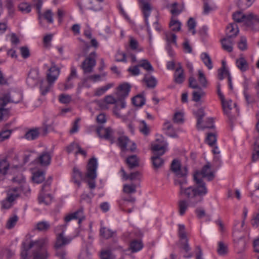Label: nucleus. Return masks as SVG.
Wrapping results in <instances>:
<instances>
[{
    "mask_svg": "<svg viewBox=\"0 0 259 259\" xmlns=\"http://www.w3.org/2000/svg\"><path fill=\"white\" fill-rule=\"evenodd\" d=\"M18 220V218L16 215L10 217L7 223L6 227L8 229H11L13 228Z\"/></svg>",
    "mask_w": 259,
    "mask_h": 259,
    "instance_id": "nucleus-48",
    "label": "nucleus"
},
{
    "mask_svg": "<svg viewBox=\"0 0 259 259\" xmlns=\"http://www.w3.org/2000/svg\"><path fill=\"white\" fill-rule=\"evenodd\" d=\"M39 134L38 129L33 128L26 133L25 138L28 140H34L38 137Z\"/></svg>",
    "mask_w": 259,
    "mask_h": 259,
    "instance_id": "nucleus-33",
    "label": "nucleus"
},
{
    "mask_svg": "<svg viewBox=\"0 0 259 259\" xmlns=\"http://www.w3.org/2000/svg\"><path fill=\"white\" fill-rule=\"evenodd\" d=\"M164 129L166 130V134L172 138H177L178 136L176 132L174 130L171 124L169 122H166L164 123Z\"/></svg>",
    "mask_w": 259,
    "mask_h": 259,
    "instance_id": "nucleus-42",
    "label": "nucleus"
},
{
    "mask_svg": "<svg viewBox=\"0 0 259 259\" xmlns=\"http://www.w3.org/2000/svg\"><path fill=\"white\" fill-rule=\"evenodd\" d=\"M125 162L130 169H133L139 166L140 159L136 155L128 156Z\"/></svg>",
    "mask_w": 259,
    "mask_h": 259,
    "instance_id": "nucleus-26",
    "label": "nucleus"
},
{
    "mask_svg": "<svg viewBox=\"0 0 259 259\" xmlns=\"http://www.w3.org/2000/svg\"><path fill=\"white\" fill-rule=\"evenodd\" d=\"M178 227V235L180 238V241L188 239L187 237V232L185 226L183 224H179Z\"/></svg>",
    "mask_w": 259,
    "mask_h": 259,
    "instance_id": "nucleus-38",
    "label": "nucleus"
},
{
    "mask_svg": "<svg viewBox=\"0 0 259 259\" xmlns=\"http://www.w3.org/2000/svg\"><path fill=\"white\" fill-rule=\"evenodd\" d=\"M130 90L131 86L127 83L119 85L116 92L117 100L118 101H124V99L128 96Z\"/></svg>",
    "mask_w": 259,
    "mask_h": 259,
    "instance_id": "nucleus-17",
    "label": "nucleus"
},
{
    "mask_svg": "<svg viewBox=\"0 0 259 259\" xmlns=\"http://www.w3.org/2000/svg\"><path fill=\"white\" fill-rule=\"evenodd\" d=\"M119 103H116L113 108V114L118 118L123 119L126 118L127 116L124 114V109L126 107V102L125 101H119Z\"/></svg>",
    "mask_w": 259,
    "mask_h": 259,
    "instance_id": "nucleus-18",
    "label": "nucleus"
},
{
    "mask_svg": "<svg viewBox=\"0 0 259 259\" xmlns=\"http://www.w3.org/2000/svg\"><path fill=\"white\" fill-rule=\"evenodd\" d=\"M96 132L100 138L108 140L111 144L115 143L117 138V145L123 152L128 150L133 152L136 149L135 143L132 142L127 136L121 135L116 137L114 130L110 127L105 128L100 126L97 128Z\"/></svg>",
    "mask_w": 259,
    "mask_h": 259,
    "instance_id": "nucleus-2",
    "label": "nucleus"
},
{
    "mask_svg": "<svg viewBox=\"0 0 259 259\" xmlns=\"http://www.w3.org/2000/svg\"><path fill=\"white\" fill-rule=\"evenodd\" d=\"M33 181L37 184L42 182L45 180V175L42 171H37L34 174Z\"/></svg>",
    "mask_w": 259,
    "mask_h": 259,
    "instance_id": "nucleus-46",
    "label": "nucleus"
},
{
    "mask_svg": "<svg viewBox=\"0 0 259 259\" xmlns=\"http://www.w3.org/2000/svg\"><path fill=\"white\" fill-rule=\"evenodd\" d=\"M130 247L132 252H137L142 248L143 245L141 241L136 240L131 243Z\"/></svg>",
    "mask_w": 259,
    "mask_h": 259,
    "instance_id": "nucleus-45",
    "label": "nucleus"
},
{
    "mask_svg": "<svg viewBox=\"0 0 259 259\" xmlns=\"http://www.w3.org/2000/svg\"><path fill=\"white\" fill-rule=\"evenodd\" d=\"M132 102L135 106L141 107L145 104V99L141 95H138L132 99Z\"/></svg>",
    "mask_w": 259,
    "mask_h": 259,
    "instance_id": "nucleus-39",
    "label": "nucleus"
},
{
    "mask_svg": "<svg viewBox=\"0 0 259 259\" xmlns=\"http://www.w3.org/2000/svg\"><path fill=\"white\" fill-rule=\"evenodd\" d=\"M239 33V29L235 23H230L226 27V36L230 38L235 37Z\"/></svg>",
    "mask_w": 259,
    "mask_h": 259,
    "instance_id": "nucleus-24",
    "label": "nucleus"
},
{
    "mask_svg": "<svg viewBox=\"0 0 259 259\" xmlns=\"http://www.w3.org/2000/svg\"><path fill=\"white\" fill-rule=\"evenodd\" d=\"M165 40L166 41L167 46L174 45L177 46V35L171 31H166L164 33Z\"/></svg>",
    "mask_w": 259,
    "mask_h": 259,
    "instance_id": "nucleus-30",
    "label": "nucleus"
},
{
    "mask_svg": "<svg viewBox=\"0 0 259 259\" xmlns=\"http://www.w3.org/2000/svg\"><path fill=\"white\" fill-rule=\"evenodd\" d=\"M201 59L203 61L204 64L209 69L212 68V64L210 57L206 53H203L201 55Z\"/></svg>",
    "mask_w": 259,
    "mask_h": 259,
    "instance_id": "nucleus-40",
    "label": "nucleus"
},
{
    "mask_svg": "<svg viewBox=\"0 0 259 259\" xmlns=\"http://www.w3.org/2000/svg\"><path fill=\"white\" fill-rule=\"evenodd\" d=\"M104 0H80L78 2V6L82 13L84 9H89L95 11H99L102 9L100 3L103 2Z\"/></svg>",
    "mask_w": 259,
    "mask_h": 259,
    "instance_id": "nucleus-11",
    "label": "nucleus"
},
{
    "mask_svg": "<svg viewBox=\"0 0 259 259\" xmlns=\"http://www.w3.org/2000/svg\"><path fill=\"white\" fill-rule=\"evenodd\" d=\"M101 257L102 259H114V256L110 250L102 251L101 253Z\"/></svg>",
    "mask_w": 259,
    "mask_h": 259,
    "instance_id": "nucleus-62",
    "label": "nucleus"
},
{
    "mask_svg": "<svg viewBox=\"0 0 259 259\" xmlns=\"http://www.w3.org/2000/svg\"><path fill=\"white\" fill-rule=\"evenodd\" d=\"M198 80L200 84L204 88L207 87V81L206 78L203 72L201 70H198Z\"/></svg>",
    "mask_w": 259,
    "mask_h": 259,
    "instance_id": "nucleus-52",
    "label": "nucleus"
},
{
    "mask_svg": "<svg viewBox=\"0 0 259 259\" xmlns=\"http://www.w3.org/2000/svg\"><path fill=\"white\" fill-rule=\"evenodd\" d=\"M20 194V189L15 187L10 188L7 192V199L10 201H14Z\"/></svg>",
    "mask_w": 259,
    "mask_h": 259,
    "instance_id": "nucleus-28",
    "label": "nucleus"
},
{
    "mask_svg": "<svg viewBox=\"0 0 259 259\" xmlns=\"http://www.w3.org/2000/svg\"><path fill=\"white\" fill-rule=\"evenodd\" d=\"M205 141L210 146H213L217 142L216 134L214 133H208Z\"/></svg>",
    "mask_w": 259,
    "mask_h": 259,
    "instance_id": "nucleus-43",
    "label": "nucleus"
},
{
    "mask_svg": "<svg viewBox=\"0 0 259 259\" xmlns=\"http://www.w3.org/2000/svg\"><path fill=\"white\" fill-rule=\"evenodd\" d=\"M98 167L97 159L95 157L92 158L89 161L87 165V171L85 178L88 179L87 183L89 188L91 189L95 188V179L97 177V169Z\"/></svg>",
    "mask_w": 259,
    "mask_h": 259,
    "instance_id": "nucleus-7",
    "label": "nucleus"
},
{
    "mask_svg": "<svg viewBox=\"0 0 259 259\" xmlns=\"http://www.w3.org/2000/svg\"><path fill=\"white\" fill-rule=\"evenodd\" d=\"M205 116V112L203 108H201L198 110L197 112V127H200V124L202 123L203 121V118Z\"/></svg>",
    "mask_w": 259,
    "mask_h": 259,
    "instance_id": "nucleus-47",
    "label": "nucleus"
},
{
    "mask_svg": "<svg viewBox=\"0 0 259 259\" xmlns=\"http://www.w3.org/2000/svg\"><path fill=\"white\" fill-rule=\"evenodd\" d=\"M39 80L38 70L36 69H31L29 71L26 79L27 84L30 87H33L37 84Z\"/></svg>",
    "mask_w": 259,
    "mask_h": 259,
    "instance_id": "nucleus-19",
    "label": "nucleus"
},
{
    "mask_svg": "<svg viewBox=\"0 0 259 259\" xmlns=\"http://www.w3.org/2000/svg\"><path fill=\"white\" fill-rule=\"evenodd\" d=\"M96 53L92 52L82 62L80 67L82 69L84 74L91 73L94 70V68L96 65Z\"/></svg>",
    "mask_w": 259,
    "mask_h": 259,
    "instance_id": "nucleus-9",
    "label": "nucleus"
},
{
    "mask_svg": "<svg viewBox=\"0 0 259 259\" xmlns=\"http://www.w3.org/2000/svg\"><path fill=\"white\" fill-rule=\"evenodd\" d=\"M44 18L49 22V23H53L54 22L53 19V13L51 10H48L44 14Z\"/></svg>",
    "mask_w": 259,
    "mask_h": 259,
    "instance_id": "nucleus-64",
    "label": "nucleus"
},
{
    "mask_svg": "<svg viewBox=\"0 0 259 259\" xmlns=\"http://www.w3.org/2000/svg\"><path fill=\"white\" fill-rule=\"evenodd\" d=\"M170 169L174 174V185L179 187L180 193L187 197L189 192H193L192 188L186 187L188 184V168L186 166H182L180 162L177 159L172 160L170 165Z\"/></svg>",
    "mask_w": 259,
    "mask_h": 259,
    "instance_id": "nucleus-3",
    "label": "nucleus"
},
{
    "mask_svg": "<svg viewBox=\"0 0 259 259\" xmlns=\"http://www.w3.org/2000/svg\"><path fill=\"white\" fill-rule=\"evenodd\" d=\"M137 185L132 183L124 184L123 186V192L128 195L134 194L136 192Z\"/></svg>",
    "mask_w": 259,
    "mask_h": 259,
    "instance_id": "nucleus-36",
    "label": "nucleus"
},
{
    "mask_svg": "<svg viewBox=\"0 0 259 259\" xmlns=\"http://www.w3.org/2000/svg\"><path fill=\"white\" fill-rule=\"evenodd\" d=\"M251 18L249 19V24H248V26L253 27L254 25L256 24H259V16L257 15H254L252 13H251Z\"/></svg>",
    "mask_w": 259,
    "mask_h": 259,
    "instance_id": "nucleus-63",
    "label": "nucleus"
},
{
    "mask_svg": "<svg viewBox=\"0 0 259 259\" xmlns=\"http://www.w3.org/2000/svg\"><path fill=\"white\" fill-rule=\"evenodd\" d=\"M201 90V89H200ZM205 95V93L200 90L199 92L194 91L192 93L193 100L195 102H199L200 100L201 97Z\"/></svg>",
    "mask_w": 259,
    "mask_h": 259,
    "instance_id": "nucleus-59",
    "label": "nucleus"
},
{
    "mask_svg": "<svg viewBox=\"0 0 259 259\" xmlns=\"http://www.w3.org/2000/svg\"><path fill=\"white\" fill-rule=\"evenodd\" d=\"M230 75V73L228 69L220 68L218 70V78L220 80H223L225 76L228 78Z\"/></svg>",
    "mask_w": 259,
    "mask_h": 259,
    "instance_id": "nucleus-54",
    "label": "nucleus"
},
{
    "mask_svg": "<svg viewBox=\"0 0 259 259\" xmlns=\"http://www.w3.org/2000/svg\"><path fill=\"white\" fill-rule=\"evenodd\" d=\"M115 60L117 62H126V54L118 51L115 55Z\"/></svg>",
    "mask_w": 259,
    "mask_h": 259,
    "instance_id": "nucleus-61",
    "label": "nucleus"
},
{
    "mask_svg": "<svg viewBox=\"0 0 259 259\" xmlns=\"http://www.w3.org/2000/svg\"><path fill=\"white\" fill-rule=\"evenodd\" d=\"M48 239L47 238H41L36 241L22 243L21 256L23 259H26L28 255L29 250L33 247V259H48L49 253L47 250Z\"/></svg>",
    "mask_w": 259,
    "mask_h": 259,
    "instance_id": "nucleus-4",
    "label": "nucleus"
},
{
    "mask_svg": "<svg viewBox=\"0 0 259 259\" xmlns=\"http://www.w3.org/2000/svg\"><path fill=\"white\" fill-rule=\"evenodd\" d=\"M157 141H160L159 143L152 144L151 149L154 152V155H162L166 150L167 143L163 140V138L161 140L158 139Z\"/></svg>",
    "mask_w": 259,
    "mask_h": 259,
    "instance_id": "nucleus-15",
    "label": "nucleus"
},
{
    "mask_svg": "<svg viewBox=\"0 0 259 259\" xmlns=\"http://www.w3.org/2000/svg\"><path fill=\"white\" fill-rule=\"evenodd\" d=\"M179 194L187 198V200L183 199L178 202L179 212L180 215H183L185 213L189 206L194 207L199 203H197L195 204H192L190 199L188 197L180 193V188H179Z\"/></svg>",
    "mask_w": 259,
    "mask_h": 259,
    "instance_id": "nucleus-14",
    "label": "nucleus"
},
{
    "mask_svg": "<svg viewBox=\"0 0 259 259\" xmlns=\"http://www.w3.org/2000/svg\"><path fill=\"white\" fill-rule=\"evenodd\" d=\"M238 48L241 51H245L247 48V40L245 37L241 36L238 44Z\"/></svg>",
    "mask_w": 259,
    "mask_h": 259,
    "instance_id": "nucleus-57",
    "label": "nucleus"
},
{
    "mask_svg": "<svg viewBox=\"0 0 259 259\" xmlns=\"http://www.w3.org/2000/svg\"><path fill=\"white\" fill-rule=\"evenodd\" d=\"M161 155H154L151 157V160L154 168L158 169L161 167L164 164V160L160 157Z\"/></svg>",
    "mask_w": 259,
    "mask_h": 259,
    "instance_id": "nucleus-32",
    "label": "nucleus"
},
{
    "mask_svg": "<svg viewBox=\"0 0 259 259\" xmlns=\"http://www.w3.org/2000/svg\"><path fill=\"white\" fill-rule=\"evenodd\" d=\"M51 183V180H48L43 185L38 197L39 203L49 205L51 203L52 197L50 194L47 193L50 190Z\"/></svg>",
    "mask_w": 259,
    "mask_h": 259,
    "instance_id": "nucleus-10",
    "label": "nucleus"
},
{
    "mask_svg": "<svg viewBox=\"0 0 259 259\" xmlns=\"http://www.w3.org/2000/svg\"><path fill=\"white\" fill-rule=\"evenodd\" d=\"M174 81L178 84H182L185 80L184 70L181 66L178 67L174 73Z\"/></svg>",
    "mask_w": 259,
    "mask_h": 259,
    "instance_id": "nucleus-27",
    "label": "nucleus"
},
{
    "mask_svg": "<svg viewBox=\"0 0 259 259\" xmlns=\"http://www.w3.org/2000/svg\"><path fill=\"white\" fill-rule=\"evenodd\" d=\"M106 76V73H104L101 75L100 74H94L89 75L86 78V80H90L92 81L93 82H97L101 80V77Z\"/></svg>",
    "mask_w": 259,
    "mask_h": 259,
    "instance_id": "nucleus-58",
    "label": "nucleus"
},
{
    "mask_svg": "<svg viewBox=\"0 0 259 259\" xmlns=\"http://www.w3.org/2000/svg\"><path fill=\"white\" fill-rule=\"evenodd\" d=\"M182 24L177 20L171 19L169 22V26L171 31L178 32L181 30Z\"/></svg>",
    "mask_w": 259,
    "mask_h": 259,
    "instance_id": "nucleus-41",
    "label": "nucleus"
},
{
    "mask_svg": "<svg viewBox=\"0 0 259 259\" xmlns=\"http://www.w3.org/2000/svg\"><path fill=\"white\" fill-rule=\"evenodd\" d=\"M140 4V8L143 14L146 25L147 26V31L149 34V38L150 41L152 39L151 33L149 29V26L148 23V17L151 14V12L152 10V7L151 4L147 0H139Z\"/></svg>",
    "mask_w": 259,
    "mask_h": 259,
    "instance_id": "nucleus-12",
    "label": "nucleus"
},
{
    "mask_svg": "<svg viewBox=\"0 0 259 259\" xmlns=\"http://www.w3.org/2000/svg\"><path fill=\"white\" fill-rule=\"evenodd\" d=\"M221 100L224 113L227 116L230 123L232 124L236 118V116L232 113V106H233L235 108L236 104V103L233 104L231 100H226L225 98Z\"/></svg>",
    "mask_w": 259,
    "mask_h": 259,
    "instance_id": "nucleus-13",
    "label": "nucleus"
},
{
    "mask_svg": "<svg viewBox=\"0 0 259 259\" xmlns=\"http://www.w3.org/2000/svg\"><path fill=\"white\" fill-rule=\"evenodd\" d=\"M32 2L34 4V5L36 7V9L37 11V13L39 14V20L40 23H41V18H40V11H41V6L43 3V0H32Z\"/></svg>",
    "mask_w": 259,
    "mask_h": 259,
    "instance_id": "nucleus-55",
    "label": "nucleus"
},
{
    "mask_svg": "<svg viewBox=\"0 0 259 259\" xmlns=\"http://www.w3.org/2000/svg\"><path fill=\"white\" fill-rule=\"evenodd\" d=\"M217 251L220 255H225L228 251V245L222 241L219 242Z\"/></svg>",
    "mask_w": 259,
    "mask_h": 259,
    "instance_id": "nucleus-35",
    "label": "nucleus"
},
{
    "mask_svg": "<svg viewBox=\"0 0 259 259\" xmlns=\"http://www.w3.org/2000/svg\"><path fill=\"white\" fill-rule=\"evenodd\" d=\"M114 232L109 229H106L105 227L101 228L100 229V234L102 236L106 239L111 237L113 235Z\"/></svg>",
    "mask_w": 259,
    "mask_h": 259,
    "instance_id": "nucleus-49",
    "label": "nucleus"
},
{
    "mask_svg": "<svg viewBox=\"0 0 259 259\" xmlns=\"http://www.w3.org/2000/svg\"><path fill=\"white\" fill-rule=\"evenodd\" d=\"M51 158L52 155L50 152L44 151L36 159L40 165L48 166L51 163Z\"/></svg>",
    "mask_w": 259,
    "mask_h": 259,
    "instance_id": "nucleus-22",
    "label": "nucleus"
},
{
    "mask_svg": "<svg viewBox=\"0 0 259 259\" xmlns=\"http://www.w3.org/2000/svg\"><path fill=\"white\" fill-rule=\"evenodd\" d=\"M50 227V224L45 221L40 222L36 225V229L40 231H46Z\"/></svg>",
    "mask_w": 259,
    "mask_h": 259,
    "instance_id": "nucleus-50",
    "label": "nucleus"
},
{
    "mask_svg": "<svg viewBox=\"0 0 259 259\" xmlns=\"http://www.w3.org/2000/svg\"><path fill=\"white\" fill-rule=\"evenodd\" d=\"M136 201V198L132 196H130L128 197L123 196L121 201L119 203V207L122 211L127 212V213H130L133 211L134 206L133 205L131 208L126 209L127 203L130 202L134 204Z\"/></svg>",
    "mask_w": 259,
    "mask_h": 259,
    "instance_id": "nucleus-16",
    "label": "nucleus"
},
{
    "mask_svg": "<svg viewBox=\"0 0 259 259\" xmlns=\"http://www.w3.org/2000/svg\"><path fill=\"white\" fill-rule=\"evenodd\" d=\"M233 38L226 36L221 39L222 48L224 50L228 52H231L233 51Z\"/></svg>",
    "mask_w": 259,
    "mask_h": 259,
    "instance_id": "nucleus-25",
    "label": "nucleus"
},
{
    "mask_svg": "<svg viewBox=\"0 0 259 259\" xmlns=\"http://www.w3.org/2000/svg\"><path fill=\"white\" fill-rule=\"evenodd\" d=\"M233 18L237 22H243L248 26L250 23L249 19L251 18V13L245 15L241 12H237L233 14Z\"/></svg>",
    "mask_w": 259,
    "mask_h": 259,
    "instance_id": "nucleus-20",
    "label": "nucleus"
},
{
    "mask_svg": "<svg viewBox=\"0 0 259 259\" xmlns=\"http://www.w3.org/2000/svg\"><path fill=\"white\" fill-rule=\"evenodd\" d=\"M9 110L8 109L5 108L3 106L0 107V121L3 120H6L9 115Z\"/></svg>",
    "mask_w": 259,
    "mask_h": 259,
    "instance_id": "nucleus-53",
    "label": "nucleus"
},
{
    "mask_svg": "<svg viewBox=\"0 0 259 259\" xmlns=\"http://www.w3.org/2000/svg\"><path fill=\"white\" fill-rule=\"evenodd\" d=\"M72 177L73 183L79 187L81 184L80 180L82 179L83 175L81 172L76 167H74L73 168Z\"/></svg>",
    "mask_w": 259,
    "mask_h": 259,
    "instance_id": "nucleus-29",
    "label": "nucleus"
},
{
    "mask_svg": "<svg viewBox=\"0 0 259 259\" xmlns=\"http://www.w3.org/2000/svg\"><path fill=\"white\" fill-rule=\"evenodd\" d=\"M59 74V68L57 67L54 63H52L51 67L49 69V72L47 73V80L40 81V90L41 95H45L50 91Z\"/></svg>",
    "mask_w": 259,
    "mask_h": 259,
    "instance_id": "nucleus-5",
    "label": "nucleus"
},
{
    "mask_svg": "<svg viewBox=\"0 0 259 259\" xmlns=\"http://www.w3.org/2000/svg\"><path fill=\"white\" fill-rule=\"evenodd\" d=\"M65 227V225L60 226L56 228V231L57 230H62V232L59 233L56 236V241L54 245V248L56 250L59 251V250L64 247V246L68 244L72 240V238L70 237H65L64 236L63 233L64 228Z\"/></svg>",
    "mask_w": 259,
    "mask_h": 259,
    "instance_id": "nucleus-8",
    "label": "nucleus"
},
{
    "mask_svg": "<svg viewBox=\"0 0 259 259\" xmlns=\"http://www.w3.org/2000/svg\"><path fill=\"white\" fill-rule=\"evenodd\" d=\"M19 10L24 13H28L31 11V6L26 3H22L19 6Z\"/></svg>",
    "mask_w": 259,
    "mask_h": 259,
    "instance_id": "nucleus-56",
    "label": "nucleus"
},
{
    "mask_svg": "<svg viewBox=\"0 0 259 259\" xmlns=\"http://www.w3.org/2000/svg\"><path fill=\"white\" fill-rule=\"evenodd\" d=\"M143 81L146 83L148 88L152 89L155 88L157 83L156 79L153 76H151L149 74H145L143 78Z\"/></svg>",
    "mask_w": 259,
    "mask_h": 259,
    "instance_id": "nucleus-31",
    "label": "nucleus"
},
{
    "mask_svg": "<svg viewBox=\"0 0 259 259\" xmlns=\"http://www.w3.org/2000/svg\"><path fill=\"white\" fill-rule=\"evenodd\" d=\"M9 166V163L6 159L0 160V176H4L6 174Z\"/></svg>",
    "mask_w": 259,
    "mask_h": 259,
    "instance_id": "nucleus-37",
    "label": "nucleus"
},
{
    "mask_svg": "<svg viewBox=\"0 0 259 259\" xmlns=\"http://www.w3.org/2000/svg\"><path fill=\"white\" fill-rule=\"evenodd\" d=\"M187 24L189 30L190 31H192L193 34H195L196 33L195 30V28L196 26V22L195 20L193 18H190L188 21Z\"/></svg>",
    "mask_w": 259,
    "mask_h": 259,
    "instance_id": "nucleus-60",
    "label": "nucleus"
},
{
    "mask_svg": "<svg viewBox=\"0 0 259 259\" xmlns=\"http://www.w3.org/2000/svg\"><path fill=\"white\" fill-rule=\"evenodd\" d=\"M139 66L143 68L147 71H153L154 69L149 61L146 59L141 60L139 63Z\"/></svg>",
    "mask_w": 259,
    "mask_h": 259,
    "instance_id": "nucleus-44",
    "label": "nucleus"
},
{
    "mask_svg": "<svg viewBox=\"0 0 259 259\" xmlns=\"http://www.w3.org/2000/svg\"><path fill=\"white\" fill-rule=\"evenodd\" d=\"M236 64L237 67L242 72L246 71L248 69V64L243 57L237 59Z\"/></svg>",
    "mask_w": 259,
    "mask_h": 259,
    "instance_id": "nucleus-34",
    "label": "nucleus"
},
{
    "mask_svg": "<svg viewBox=\"0 0 259 259\" xmlns=\"http://www.w3.org/2000/svg\"><path fill=\"white\" fill-rule=\"evenodd\" d=\"M22 100L21 93L14 89H10L4 92L0 97V106H6L8 103L17 104Z\"/></svg>",
    "mask_w": 259,
    "mask_h": 259,
    "instance_id": "nucleus-6",
    "label": "nucleus"
},
{
    "mask_svg": "<svg viewBox=\"0 0 259 259\" xmlns=\"http://www.w3.org/2000/svg\"><path fill=\"white\" fill-rule=\"evenodd\" d=\"M139 130L140 131L145 135H148L150 132L149 127L148 126L147 124L144 120H142L140 121Z\"/></svg>",
    "mask_w": 259,
    "mask_h": 259,
    "instance_id": "nucleus-51",
    "label": "nucleus"
},
{
    "mask_svg": "<svg viewBox=\"0 0 259 259\" xmlns=\"http://www.w3.org/2000/svg\"><path fill=\"white\" fill-rule=\"evenodd\" d=\"M72 219H78V224H80L82 220L84 219V217L83 215V209L82 208L66 216L64 218V221L66 223H68Z\"/></svg>",
    "mask_w": 259,
    "mask_h": 259,
    "instance_id": "nucleus-21",
    "label": "nucleus"
},
{
    "mask_svg": "<svg viewBox=\"0 0 259 259\" xmlns=\"http://www.w3.org/2000/svg\"><path fill=\"white\" fill-rule=\"evenodd\" d=\"M256 128L258 133V135L255 139L254 143V150L255 151L252 156V160L253 162L257 161L259 158V118L256 125Z\"/></svg>",
    "mask_w": 259,
    "mask_h": 259,
    "instance_id": "nucleus-23",
    "label": "nucleus"
},
{
    "mask_svg": "<svg viewBox=\"0 0 259 259\" xmlns=\"http://www.w3.org/2000/svg\"><path fill=\"white\" fill-rule=\"evenodd\" d=\"M214 174L211 170L210 164L208 162L204 165L201 171H197L193 175V181L194 185L189 186L194 191L189 192L187 197L190 199L192 204H195L197 203H201L203 200V197L207 194L208 190L205 183L203 179L207 178L208 181H211L214 178Z\"/></svg>",
    "mask_w": 259,
    "mask_h": 259,
    "instance_id": "nucleus-1",
    "label": "nucleus"
}]
</instances>
